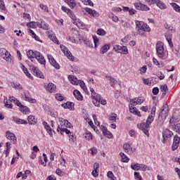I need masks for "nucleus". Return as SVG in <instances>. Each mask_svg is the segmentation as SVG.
I'll return each instance as SVG.
<instances>
[{"mask_svg": "<svg viewBox=\"0 0 180 180\" xmlns=\"http://www.w3.org/2000/svg\"><path fill=\"white\" fill-rule=\"evenodd\" d=\"M93 40L94 41V47L95 49H96V47L98 46V44H99V39L98 38V37L94 35Z\"/></svg>", "mask_w": 180, "mask_h": 180, "instance_id": "a18cd8bd", "label": "nucleus"}, {"mask_svg": "<svg viewBox=\"0 0 180 180\" xmlns=\"http://www.w3.org/2000/svg\"><path fill=\"white\" fill-rule=\"evenodd\" d=\"M141 171H148V169H150V168L148 167V166L143 165V164H140V169Z\"/></svg>", "mask_w": 180, "mask_h": 180, "instance_id": "de8ad7c7", "label": "nucleus"}, {"mask_svg": "<svg viewBox=\"0 0 180 180\" xmlns=\"http://www.w3.org/2000/svg\"><path fill=\"white\" fill-rule=\"evenodd\" d=\"M20 110L22 112L24 115H27V112H29V109L27 107L24 106L22 104L20 107Z\"/></svg>", "mask_w": 180, "mask_h": 180, "instance_id": "f704fd0d", "label": "nucleus"}, {"mask_svg": "<svg viewBox=\"0 0 180 180\" xmlns=\"http://www.w3.org/2000/svg\"><path fill=\"white\" fill-rule=\"evenodd\" d=\"M64 47H65V46L60 45V49H61L63 53H64L65 56H66V57L68 58V60H70V61H74V57H73L72 54L71 53V52L68 49H67Z\"/></svg>", "mask_w": 180, "mask_h": 180, "instance_id": "6e6552de", "label": "nucleus"}, {"mask_svg": "<svg viewBox=\"0 0 180 180\" xmlns=\"http://www.w3.org/2000/svg\"><path fill=\"white\" fill-rule=\"evenodd\" d=\"M60 134H63V133H65L66 134H72V133H71L70 130L67 129V128H63L60 126H58L57 131H60Z\"/></svg>", "mask_w": 180, "mask_h": 180, "instance_id": "b1692460", "label": "nucleus"}, {"mask_svg": "<svg viewBox=\"0 0 180 180\" xmlns=\"http://www.w3.org/2000/svg\"><path fill=\"white\" fill-rule=\"evenodd\" d=\"M123 149L127 154H133V148H131V146L128 143L124 144Z\"/></svg>", "mask_w": 180, "mask_h": 180, "instance_id": "6ab92c4d", "label": "nucleus"}, {"mask_svg": "<svg viewBox=\"0 0 180 180\" xmlns=\"http://www.w3.org/2000/svg\"><path fill=\"white\" fill-rule=\"evenodd\" d=\"M31 71L33 72V74L35 75V77H39V78H42V79H44V75H43V73H41V72L37 68L34 66L32 67Z\"/></svg>", "mask_w": 180, "mask_h": 180, "instance_id": "f8f14e48", "label": "nucleus"}, {"mask_svg": "<svg viewBox=\"0 0 180 180\" xmlns=\"http://www.w3.org/2000/svg\"><path fill=\"white\" fill-rule=\"evenodd\" d=\"M131 167L134 171H139V169H140V164L132 165Z\"/></svg>", "mask_w": 180, "mask_h": 180, "instance_id": "864d4df0", "label": "nucleus"}, {"mask_svg": "<svg viewBox=\"0 0 180 180\" xmlns=\"http://www.w3.org/2000/svg\"><path fill=\"white\" fill-rule=\"evenodd\" d=\"M23 72L25 74V75L30 78V79H33V77L32 76V75L29 72V71L27 70V68H24V70H22Z\"/></svg>", "mask_w": 180, "mask_h": 180, "instance_id": "a19ab883", "label": "nucleus"}, {"mask_svg": "<svg viewBox=\"0 0 180 180\" xmlns=\"http://www.w3.org/2000/svg\"><path fill=\"white\" fill-rule=\"evenodd\" d=\"M167 113H168V105H166L162 108L161 111L159 114V117H160V116H161V115H167Z\"/></svg>", "mask_w": 180, "mask_h": 180, "instance_id": "7c9ffc66", "label": "nucleus"}, {"mask_svg": "<svg viewBox=\"0 0 180 180\" xmlns=\"http://www.w3.org/2000/svg\"><path fill=\"white\" fill-rule=\"evenodd\" d=\"M49 39L50 40H52V41H53L54 43H56V44H58V39H57V37H56L55 35H49Z\"/></svg>", "mask_w": 180, "mask_h": 180, "instance_id": "8fccbe9b", "label": "nucleus"}, {"mask_svg": "<svg viewBox=\"0 0 180 180\" xmlns=\"http://www.w3.org/2000/svg\"><path fill=\"white\" fill-rule=\"evenodd\" d=\"M90 92L91 94V99H93L92 102L94 105L99 108V106H101V95L95 92V89L92 87H90Z\"/></svg>", "mask_w": 180, "mask_h": 180, "instance_id": "7ed1b4c3", "label": "nucleus"}, {"mask_svg": "<svg viewBox=\"0 0 180 180\" xmlns=\"http://www.w3.org/2000/svg\"><path fill=\"white\" fill-rule=\"evenodd\" d=\"M136 29H138V33H139V34H141V36H143V34H144V33H146V32H149L151 30L150 27L148 25L144 24V22L142 21L136 20Z\"/></svg>", "mask_w": 180, "mask_h": 180, "instance_id": "f257e3e1", "label": "nucleus"}, {"mask_svg": "<svg viewBox=\"0 0 180 180\" xmlns=\"http://www.w3.org/2000/svg\"><path fill=\"white\" fill-rule=\"evenodd\" d=\"M27 120H28L29 124H36V117L33 115H30L27 117Z\"/></svg>", "mask_w": 180, "mask_h": 180, "instance_id": "c756f323", "label": "nucleus"}, {"mask_svg": "<svg viewBox=\"0 0 180 180\" xmlns=\"http://www.w3.org/2000/svg\"><path fill=\"white\" fill-rule=\"evenodd\" d=\"M60 123V126L63 127L64 126V127H65L66 124H67V122H68V120H64L63 118H59L58 119Z\"/></svg>", "mask_w": 180, "mask_h": 180, "instance_id": "09e8293b", "label": "nucleus"}, {"mask_svg": "<svg viewBox=\"0 0 180 180\" xmlns=\"http://www.w3.org/2000/svg\"><path fill=\"white\" fill-rule=\"evenodd\" d=\"M31 71L33 72V74L35 75V77H39V78H42V79H44V75H43V73H41V72L37 68L34 66L32 67Z\"/></svg>", "mask_w": 180, "mask_h": 180, "instance_id": "ddd939ff", "label": "nucleus"}, {"mask_svg": "<svg viewBox=\"0 0 180 180\" xmlns=\"http://www.w3.org/2000/svg\"><path fill=\"white\" fill-rule=\"evenodd\" d=\"M63 106H64V108H68L70 110H74V103L68 101L65 104H63Z\"/></svg>", "mask_w": 180, "mask_h": 180, "instance_id": "c85d7f7f", "label": "nucleus"}, {"mask_svg": "<svg viewBox=\"0 0 180 180\" xmlns=\"http://www.w3.org/2000/svg\"><path fill=\"white\" fill-rule=\"evenodd\" d=\"M69 139L70 140H71L73 143L74 141H77V137L75 136V135H74V134H70V135H69Z\"/></svg>", "mask_w": 180, "mask_h": 180, "instance_id": "052dcab7", "label": "nucleus"}, {"mask_svg": "<svg viewBox=\"0 0 180 180\" xmlns=\"http://www.w3.org/2000/svg\"><path fill=\"white\" fill-rule=\"evenodd\" d=\"M68 16H70V18H71V19H72V20L74 21L77 20V16H75L72 11L69 10V11L68 12Z\"/></svg>", "mask_w": 180, "mask_h": 180, "instance_id": "4c0bfd02", "label": "nucleus"}, {"mask_svg": "<svg viewBox=\"0 0 180 180\" xmlns=\"http://www.w3.org/2000/svg\"><path fill=\"white\" fill-rule=\"evenodd\" d=\"M24 100L27 101L28 102H32V103H34L36 102V99H32V97H29L26 95L22 96Z\"/></svg>", "mask_w": 180, "mask_h": 180, "instance_id": "ea45409f", "label": "nucleus"}, {"mask_svg": "<svg viewBox=\"0 0 180 180\" xmlns=\"http://www.w3.org/2000/svg\"><path fill=\"white\" fill-rule=\"evenodd\" d=\"M107 176H108V178H110V179H113L115 178V175L113 174V172H112L110 171L107 173Z\"/></svg>", "mask_w": 180, "mask_h": 180, "instance_id": "0e129e2a", "label": "nucleus"}, {"mask_svg": "<svg viewBox=\"0 0 180 180\" xmlns=\"http://www.w3.org/2000/svg\"><path fill=\"white\" fill-rule=\"evenodd\" d=\"M178 147H179V143H176V142L173 141V144L172 146V151H175V150H177Z\"/></svg>", "mask_w": 180, "mask_h": 180, "instance_id": "603ef678", "label": "nucleus"}, {"mask_svg": "<svg viewBox=\"0 0 180 180\" xmlns=\"http://www.w3.org/2000/svg\"><path fill=\"white\" fill-rule=\"evenodd\" d=\"M105 78L110 81V86H112V88L115 87V85L117 84V80L112 77V76L105 75Z\"/></svg>", "mask_w": 180, "mask_h": 180, "instance_id": "aec40b11", "label": "nucleus"}, {"mask_svg": "<svg viewBox=\"0 0 180 180\" xmlns=\"http://www.w3.org/2000/svg\"><path fill=\"white\" fill-rule=\"evenodd\" d=\"M31 71L33 72V74L35 75V77H39V78H42V79H44V75H43V73H41V72L37 68L34 66L32 67Z\"/></svg>", "mask_w": 180, "mask_h": 180, "instance_id": "4468645a", "label": "nucleus"}, {"mask_svg": "<svg viewBox=\"0 0 180 180\" xmlns=\"http://www.w3.org/2000/svg\"><path fill=\"white\" fill-rule=\"evenodd\" d=\"M120 155L122 158V162H129V158L127 155H124L123 153H120Z\"/></svg>", "mask_w": 180, "mask_h": 180, "instance_id": "e433bc0d", "label": "nucleus"}, {"mask_svg": "<svg viewBox=\"0 0 180 180\" xmlns=\"http://www.w3.org/2000/svg\"><path fill=\"white\" fill-rule=\"evenodd\" d=\"M97 34H98V36H105V34H106V31L102 28H99L97 30Z\"/></svg>", "mask_w": 180, "mask_h": 180, "instance_id": "c03bdc74", "label": "nucleus"}, {"mask_svg": "<svg viewBox=\"0 0 180 180\" xmlns=\"http://www.w3.org/2000/svg\"><path fill=\"white\" fill-rule=\"evenodd\" d=\"M37 23H38L37 22L32 21V22H28L27 24V26L28 27H37Z\"/></svg>", "mask_w": 180, "mask_h": 180, "instance_id": "49530a36", "label": "nucleus"}, {"mask_svg": "<svg viewBox=\"0 0 180 180\" xmlns=\"http://www.w3.org/2000/svg\"><path fill=\"white\" fill-rule=\"evenodd\" d=\"M37 27H40L41 29H44V30H49V25L44 23V21L37 22Z\"/></svg>", "mask_w": 180, "mask_h": 180, "instance_id": "5701e85b", "label": "nucleus"}, {"mask_svg": "<svg viewBox=\"0 0 180 180\" xmlns=\"http://www.w3.org/2000/svg\"><path fill=\"white\" fill-rule=\"evenodd\" d=\"M0 9L1 11H5L6 8H5V4L4 3L3 0H0Z\"/></svg>", "mask_w": 180, "mask_h": 180, "instance_id": "e2e57ef3", "label": "nucleus"}, {"mask_svg": "<svg viewBox=\"0 0 180 180\" xmlns=\"http://www.w3.org/2000/svg\"><path fill=\"white\" fill-rule=\"evenodd\" d=\"M85 139H86V140H92L94 138L92 137V134H91V132H87L86 133L85 136H84Z\"/></svg>", "mask_w": 180, "mask_h": 180, "instance_id": "6e6d98bb", "label": "nucleus"}, {"mask_svg": "<svg viewBox=\"0 0 180 180\" xmlns=\"http://www.w3.org/2000/svg\"><path fill=\"white\" fill-rule=\"evenodd\" d=\"M121 23L123 27H126L127 29H129V27H130V24H129L127 22H124V20H122Z\"/></svg>", "mask_w": 180, "mask_h": 180, "instance_id": "13d9d810", "label": "nucleus"}, {"mask_svg": "<svg viewBox=\"0 0 180 180\" xmlns=\"http://www.w3.org/2000/svg\"><path fill=\"white\" fill-rule=\"evenodd\" d=\"M138 128L142 130L144 132V134H146V130L147 129V124L146 123H141L140 124L137 125Z\"/></svg>", "mask_w": 180, "mask_h": 180, "instance_id": "c9c22d12", "label": "nucleus"}, {"mask_svg": "<svg viewBox=\"0 0 180 180\" xmlns=\"http://www.w3.org/2000/svg\"><path fill=\"white\" fill-rule=\"evenodd\" d=\"M35 59L38 60V63L39 64H41L42 65H44L46 67V59H44V57L40 52L37 53V56H35Z\"/></svg>", "mask_w": 180, "mask_h": 180, "instance_id": "2eb2a0df", "label": "nucleus"}, {"mask_svg": "<svg viewBox=\"0 0 180 180\" xmlns=\"http://www.w3.org/2000/svg\"><path fill=\"white\" fill-rule=\"evenodd\" d=\"M173 136L174 133L169 129H167L162 132V137H166V139H171Z\"/></svg>", "mask_w": 180, "mask_h": 180, "instance_id": "412c9836", "label": "nucleus"}, {"mask_svg": "<svg viewBox=\"0 0 180 180\" xmlns=\"http://www.w3.org/2000/svg\"><path fill=\"white\" fill-rule=\"evenodd\" d=\"M37 53H39L38 51H33L32 50H30L27 52V56L28 57V58H30L31 61H35V58L37 56Z\"/></svg>", "mask_w": 180, "mask_h": 180, "instance_id": "f3484780", "label": "nucleus"}, {"mask_svg": "<svg viewBox=\"0 0 180 180\" xmlns=\"http://www.w3.org/2000/svg\"><path fill=\"white\" fill-rule=\"evenodd\" d=\"M143 102H144V98L139 97L131 99L129 103L133 106H136V105H141Z\"/></svg>", "mask_w": 180, "mask_h": 180, "instance_id": "1a4fd4ad", "label": "nucleus"}, {"mask_svg": "<svg viewBox=\"0 0 180 180\" xmlns=\"http://www.w3.org/2000/svg\"><path fill=\"white\" fill-rule=\"evenodd\" d=\"M112 115H113L110 116L109 120H110L113 123V122H116L117 116H116L115 113H113Z\"/></svg>", "mask_w": 180, "mask_h": 180, "instance_id": "4d7b16f0", "label": "nucleus"}, {"mask_svg": "<svg viewBox=\"0 0 180 180\" xmlns=\"http://www.w3.org/2000/svg\"><path fill=\"white\" fill-rule=\"evenodd\" d=\"M154 116H155V108H152V112L148 116L147 120H146V129L144 130L146 136L149 137L150 133L148 132V129H150V124L153 123L154 121Z\"/></svg>", "mask_w": 180, "mask_h": 180, "instance_id": "f03ea898", "label": "nucleus"}, {"mask_svg": "<svg viewBox=\"0 0 180 180\" xmlns=\"http://www.w3.org/2000/svg\"><path fill=\"white\" fill-rule=\"evenodd\" d=\"M134 5L138 11H143L145 12L150 11V8L147 5L143 4L141 2L135 3Z\"/></svg>", "mask_w": 180, "mask_h": 180, "instance_id": "0eeeda50", "label": "nucleus"}, {"mask_svg": "<svg viewBox=\"0 0 180 180\" xmlns=\"http://www.w3.org/2000/svg\"><path fill=\"white\" fill-rule=\"evenodd\" d=\"M73 95L75 96V98H76V99H77V101H82V95L81 94V93L79 92V91L78 90H74L73 91Z\"/></svg>", "mask_w": 180, "mask_h": 180, "instance_id": "393cba45", "label": "nucleus"}, {"mask_svg": "<svg viewBox=\"0 0 180 180\" xmlns=\"http://www.w3.org/2000/svg\"><path fill=\"white\" fill-rule=\"evenodd\" d=\"M65 4H68L69 5L70 8L72 9H74L75 6H77V3H75V0H64Z\"/></svg>", "mask_w": 180, "mask_h": 180, "instance_id": "bb28decb", "label": "nucleus"}, {"mask_svg": "<svg viewBox=\"0 0 180 180\" xmlns=\"http://www.w3.org/2000/svg\"><path fill=\"white\" fill-rule=\"evenodd\" d=\"M46 89L50 94H56V84L53 83H49L48 84L47 86H46Z\"/></svg>", "mask_w": 180, "mask_h": 180, "instance_id": "dca6fc26", "label": "nucleus"}, {"mask_svg": "<svg viewBox=\"0 0 180 180\" xmlns=\"http://www.w3.org/2000/svg\"><path fill=\"white\" fill-rule=\"evenodd\" d=\"M156 53L159 58H164V56H165V52L164 51V44L160 41H158L156 44Z\"/></svg>", "mask_w": 180, "mask_h": 180, "instance_id": "39448f33", "label": "nucleus"}, {"mask_svg": "<svg viewBox=\"0 0 180 180\" xmlns=\"http://www.w3.org/2000/svg\"><path fill=\"white\" fill-rule=\"evenodd\" d=\"M161 91L165 93L162 94V95H165L167 94V91H168V86L167 84L161 85L160 86Z\"/></svg>", "mask_w": 180, "mask_h": 180, "instance_id": "79ce46f5", "label": "nucleus"}, {"mask_svg": "<svg viewBox=\"0 0 180 180\" xmlns=\"http://www.w3.org/2000/svg\"><path fill=\"white\" fill-rule=\"evenodd\" d=\"M134 176H135V179L143 180V179H141V176L140 175L139 172H135Z\"/></svg>", "mask_w": 180, "mask_h": 180, "instance_id": "bf43d9fd", "label": "nucleus"}, {"mask_svg": "<svg viewBox=\"0 0 180 180\" xmlns=\"http://www.w3.org/2000/svg\"><path fill=\"white\" fill-rule=\"evenodd\" d=\"M84 11L89 13V15H91V16H94V18H98L99 16V13H98L95 10H92L89 8H85Z\"/></svg>", "mask_w": 180, "mask_h": 180, "instance_id": "a211bd4d", "label": "nucleus"}, {"mask_svg": "<svg viewBox=\"0 0 180 180\" xmlns=\"http://www.w3.org/2000/svg\"><path fill=\"white\" fill-rule=\"evenodd\" d=\"M68 79L69 81L72 84V85H78V84H79V81L74 75H69Z\"/></svg>", "mask_w": 180, "mask_h": 180, "instance_id": "4be33fe9", "label": "nucleus"}, {"mask_svg": "<svg viewBox=\"0 0 180 180\" xmlns=\"http://www.w3.org/2000/svg\"><path fill=\"white\" fill-rule=\"evenodd\" d=\"M47 57L51 65H53V67H54V68H56V70H60V65H58V63H57V61L54 60L53 56L48 55Z\"/></svg>", "mask_w": 180, "mask_h": 180, "instance_id": "9b49d317", "label": "nucleus"}, {"mask_svg": "<svg viewBox=\"0 0 180 180\" xmlns=\"http://www.w3.org/2000/svg\"><path fill=\"white\" fill-rule=\"evenodd\" d=\"M45 129L49 133V136H51V137H53V132L51 131V127H50V125L46 126Z\"/></svg>", "mask_w": 180, "mask_h": 180, "instance_id": "5fc2aeb1", "label": "nucleus"}, {"mask_svg": "<svg viewBox=\"0 0 180 180\" xmlns=\"http://www.w3.org/2000/svg\"><path fill=\"white\" fill-rule=\"evenodd\" d=\"M156 5L158 8H160V9H167V6L165 5V4L160 0H158Z\"/></svg>", "mask_w": 180, "mask_h": 180, "instance_id": "72a5a7b5", "label": "nucleus"}, {"mask_svg": "<svg viewBox=\"0 0 180 180\" xmlns=\"http://www.w3.org/2000/svg\"><path fill=\"white\" fill-rule=\"evenodd\" d=\"M56 99H57V101H63L64 97H63V96H61V94H56Z\"/></svg>", "mask_w": 180, "mask_h": 180, "instance_id": "680f3d73", "label": "nucleus"}, {"mask_svg": "<svg viewBox=\"0 0 180 180\" xmlns=\"http://www.w3.org/2000/svg\"><path fill=\"white\" fill-rule=\"evenodd\" d=\"M4 105L5 106L8 108V109H12V108H13V105L12 104V103H10L9 101H8V98H5L4 101Z\"/></svg>", "mask_w": 180, "mask_h": 180, "instance_id": "473e14b6", "label": "nucleus"}, {"mask_svg": "<svg viewBox=\"0 0 180 180\" xmlns=\"http://www.w3.org/2000/svg\"><path fill=\"white\" fill-rule=\"evenodd\" d=\"M109 49H110V46L106 44L104 46H103L101 50H100V53L101 54H105V53L108 52V51L109 50Z\"/></svg>", "mask_w": 180, "mask_h": 180, "instance_id": "2f4dec72", "label": "nucleus"}, {"mask_svg": "<svg viewBox=\"0 0 180 180\" xmlns=\"http://www.w3.org/2000/svg\"><path fill=\"white\" fill-rule=\"evenodd\" d=\"M158 92H160V89H158V87H154L153 89V95H158Z\"/></svg>", "mask_w": 180, "mask_h": 180, "instance_id": "69168bd1", "label": "nucleus"}, {"mask_svg": "<svg viewBox=\"0 0 180 180\" xmlns=\"http://www.w3.org/2000/svg\"><path fill=\"white\" fill-rule=\"evenodd\" d=\"M172 6L176 12H179L180 13V6L178 4L176 3H172Z\"/></svg>", "mask_w": 180, "mask_h": 180, "instance_id": "37998d69", "label": "nucleus"}, {"mask_svg": "<svg viewBox=\"0 0 180 180\" xmlns=\"http://www.w3.org/2000/svg\"><path fill=\"white\" fill-rule=\"evenodd\" d=\"M134 105L129 104V112L130 113H133L134 115L136 114L137 112V108L136 107H134Z\"/></svg>", "mask_w": 180, "mask_h": 180, "instance_id": "58836bf2", "label": "nucleus"}, {"mask_svg": "<svg viewBox=\"0 0 180 180\" xmlns=\"http://www.w3.org/2000/svg\"><path fill=\"white\" fill-rule=\"evenodd\" d=\"M85 5H89L90 6H94V3L91 0H84Z\"/></svg>", "mask_w": 180, "mask_h": 180, "instance_id": "338daca9", "label": "nucleus"}, {"mask_svg": "<svg viewBox=\"0 0 180 180\" xmlns=\"http://www.w3.org/2000/svg\"><path fill=\"white\" fill-rule=\"evenodd\" d=\"M82 40L84 42V44H86V46L87 47H90V48L94 47V45L89 41V39H88L86 37H83V38H82Z\"/></svg>", "mask_w": 180, "mask_h": 180, "instance_id": "cd10ccee", "label": "nucleus"}, {"mask_svg": "<svg viewBox=\"0 0 180 180\" xmlns=\"http://www.w3.org/2000/svg\"><path fill=\"white\" fill-rule=\"evenodd\" d=\"M113 50L116 53H121L122 54H129V49H127V46L120 45H115L113 46Z\"/></svg>", "mask_w": 180, "mask_h": 180, "instance_id": "423d86ee", "label": "nucleus"}, {"mask_svg": "<svg viewBox=\"0 0 180 180\" xmlns=\"http://www.w3.org/2000/svg\"><path fill=\"white\" fill-rule=\"evenodd\" d=\"M0 56L8 64H12V63H13V60L12 59V56L8 51H6V49H5L4 48L0 49Z\"/></svg>", "mask_w": 180, "mask_h": 180, "instance_id": "20e7f679", "label": "nucleus"}, {"mask_svg": "<svg viewBox=\"0 0 180 180\" xmlns=\"http://www.w3.org/2000/svg\"><path fill=\"white\" fill-rule=\"evenodd\" d=\"M6 136L8 139V140H11V142H13V144H16L18 140L16 139V136H15V134L8 131L6 132Z\"/></svg>", "mask_w": 180, "mask_h": 180, "instance_id": "9d476101", "label": "nucleus"}, {"mask_svg": "<svg viewBox=\"0 0 180 180\" xmlns=\"http://www.w3.org/2000/svg\"><path fill=\"white\" fill-rule=\"evenodd\" d=\"M80 86L83 91H85V89H86V86L85 85L84 81H80Z\"/></svg>", "mask_w": 180, "mask_h": 180, "instance_id": "774afa93", "label": "nucleus"}, {"mask_svg": "<svg viewBox=\"0 0 180 180\" xmlns=\"http://www.w3.org/2000/svg\"><path fill=\"white\" fill-rule=\"evenodd\" d=\"M13 119L17 123V124H27V121L20 119L18 117H14Z\"/></svg>", "mask_w": 180, "mask_h": 180, "instance_id": "a878e982", "label": "nucleus"}, {"mask_svg": "<svg viewBox=\"0 0 180 180\" xmlns=\"http://www.w3.org/2000/svg\"><path fill=\"white\" fill-rule=\"evenodd\" d=\"M39 7L41 8V9H42V11H44V12L49 13V7H47V6L41 4H39Z\"/></svg>", "mask_w": 180, "mask_h": 180, "instance_id": "3c124183", "label": "nucleus"}]
</instances>
